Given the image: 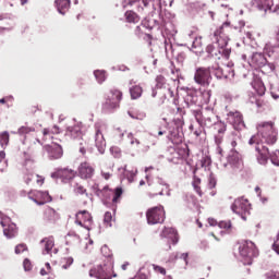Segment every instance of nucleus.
<instances>
[{
  "label": "nucleus",
  "mask_w": 279,
  "mask_h": 279,
  "mask_svg": "<svg viewBox=\"0 0 279 279\" xmlns=\"http://www.w3.org/2000/svg\"><path fill=\"white\" fill-rule=\"evenodd\" d=\"M278 142V131L276 126H274V122H260L257 124V134L253 135L248 145H276Z\"/></svg>",
  "instance_id": "2"
},
{
  "label": "nucleus",
  "mask_w": 279,
  "mask_h": 279,
  "mask_svg": "<svg viewBox=\"0 0 279 279\" xmlns=\"http://www.w3.org/2000/svg\"><path fill=\"white\" fill-rule=\"evenodd\" d=\"M227 121L232 125L236 132L245 130V122L243 121V114L239 111H231L227 114Z\"/></svg>",
  "instance_id": "15"
},
{
  "label": "nucleus",
  "mask_w": 279,
  "mask_h": 279,
  "mask_svg": "<svg viewBox=\"0 0 279 279\" xmlns=\"http://www.w3.org/2000/svg\"><path fill=\"white\" fill-rule=\"evenodd\" d=\"M28 199H32L37 206H45L51 202V195L47 191H35L28 194Z\"/></svg>",
  "instance_id": "18"
},
{
  "label": "nucleus",
  "mask_w": 279,
  "mask_h": 279,
  "mask_svg": "<svg viewBox=\"0 0 279 279\" xmlns=\"http://www.w3.org/2000/svg\"><path fill=\"white\" fill-rule=\"evenodd\" d=\"M65 136L69 138H82V122H77L73 126H68L65 130Z\"/></svg>",
  "instance_id": "23"
},
{
  "label": "nucleus",
  "mask_w": 279,
  "mask_h": 279,
  "mask_svg": "<svg viewBox=\"0 0 279 279\" xmlns=\"http://www.w3.org/2000/svg\"><path fill=\"white\" fill-rule=\"evenodd\" d=\"M90 278L112 279V266L98 265L89 270Z\"/></svg>",
  "instance_id": "13"
},
{
  "label": "nucleus",
  "mask_w": 279,
  "mask_h": 279,
  "mask_svg": "<svg viewBox=\"0 0 279 279\" xmlns=\"http://www.w3.org/2000/svg\"><path fill=\"white\" fill-rule=\"evenodd\" d=\"M168 138L174 144L182 143V135H180L178 131H170Z\"/></svg>",
  "instance_id": "40"
},
{
  "label": "nucleus",
  "mask_w": 279,
  "mask_h": 279,
  "mask_svg": "<svg viewBox=\"0 0 279 279\" xmlns=\"http://www.w3.org/2000/svg\"><path fill=\"white\" fill-rule=\"evenodd\" d=\"M65 239L68 244L73 242L74 245H80L82 243V239L75 232H69Z\"/></svg>",
  "instance_id": "36"
},
{
  "label": "nucleus",
  "mask_w": 279,
  "mask_h": 279,
  "mask_svg": "<svg viewBox=\"0 0 279 279\" xmlns=\"http://www.w3.org/2000/svg\"><path fill=\"white\" fill-rule=\"evenodd\" d=\"M93 189L96 190L95 194L98 197H102L105 199H109V197L113 195V198H112L113 204H117V202H119V197L123 195V189L121 187H117L113 192L109 190L108 186H105L102 190H100L99 185H94Z\"/></svg>",
  "instance_id": "10"
},
{
  "label": "nucleus",
  "mask_w": 279,
  "mask_h": 279,
  "mask_svg": "<svg viewBox=\"0 0 279 279\" xmlns=\"http://www.w3.org/2000/svg\"><path fill=\"white\" fill-rule=\"evenodd\" d=\"M129 117L131 119H136V121H145L147 113L145 111H128Z\"/></svg>",
  "instance_id": "35"
},
{
  "label": "nucleus",
  "mask_w": 279,
  "mask_h": 279,
  "mask_svg": "<svg viewBox=\"0 0 279 279\" xmlns=\"http://www.w3.org/2000/svg\"><path fill=\"white\" fill-rule=\"evenodd\" d=\"M179 258L183 260L185 265H189V253L180 254Z\"/></svg>",
  "instance_id": "63"
},
{
  "label": "nucleus",
  "mask_w": 279,
  "mask_h": 279,
  "mask_svg": "<svg viewBox=\"0 0 279 279\" xmlns=\"http://www.w3.org/2000/svg\"><path fill=\"white\" fill-rule=\"evenodd\" d=\"M218 228L220 230H230V228H232V222H230V221H220L218 223Z\"/></svg>",
  "instance_id": "52"
},
{
  "label": "nucleus",
  "mask_w": 279,
  "mask_h": 279,
  "mask_svg": "<svg viewBox=\"0 0 279 279\" xmlns=\"http://www.w3.org/2000/svg\"><path fill=\"white\" fill-rule=\"evenodd\" d=\"M130 95L132 99H141V97L143 96V87H141V85L131 86Z\"/></svg>",
  "instance_id": "33"
},
{
  "label": "nucleus",
  "mask_w": 279,
  "mask_h": 279,
  "mask_svg": "<svg viewBox=\"0 0 279 279\" xmlns=\"http://www.w3.org/2000/svg\"><path fill=\"white\" fill-rule=\"evenodd\" d=\"M213 40L215 44L207 46V53L213 58H217V60H221V58L228 60L230 58V53H232V48L228 45L230 38L226 34V31H223V26H220L215 31Z\"/></svg>",
  "instance_id": "1"
},
{
  "label": "nucleus",
  "mask_w": 279,
  "mask_h": 279,
  "mask_svg": "<svg viewBox=\"0 0 279 279\" xmlns=\"http://www.w3.org/2000/svg\"><path fill=\"white\" fill-rule=\"evenodd\" d=\"M54 5L59 12V14H66L69 12V8H71V0H56Z\"/></svg>",
  "instance_id": "28"
},
{
  "label": "nucleus",
  "mask_w": 279,
  "mask_h": 279,
  "mask_svg": "<svg viewBox=\"0 0 279 279\" xmlns=\"http://www.w3.org/2000/svg\"><path fill=\"white\" fill-rule=\"evenodd\" d=\"M100 252L105 258H110L112 256V251H110V247L106 244L101 246Z\"/></svg>",
  "instance_id": "49"
},
{
  "label": "nucleus",
  "mask_w": 279,
  "mask_h": 279,
  "mask_svg": "<svg viewBox=\"0 0 279 279\" xmlns=\"http://www.w3.org/2000/svg\"><path fill=\"white\" fill-rule=\"evenodd\" d=\"M240 256L243 258L244 265H252L253 258H256L258 256V250L256 248V245H254V242L252 241H245L239 246Z\"/></svg>",
  "instance_id": "4"
},
{
  "label": "nucleus",
  "mask_w": 279,
  "mask_h": 279,
  "mask_svg": "<svg viewBox=\"0 0 279 279\" xmlns=\"http://www.w3.org/2000/svg\"><path fill=\"white\" fill-rule=\"evenodd\" d=\"M74 193L76 195H84V194H86V190L80 183H76L74 185Z\"/></svg>",
  "instance_id": "51"
},
{
  "label": "nucleus",
  "mask_w": 279,
  "mask_h": 279,
  "mask_svg": "<svg viewBox=\"0 0 279 279\" xmlns=\"http://www.w3.org/2000/svg\"><path fill=\"white\" fill-rule=\"evenodd\" d=\"M231 210L235 215H239L241 219H243V221H246L247 215H250V210H251L250 201L243 197L236 198L231 205Z\"/></svg>",
  "instance_id": "5"
},
{
  "label": "nucleus",
  "mask_w": 279,
  "mask_h": 279,
  "mask_svg": "<svg viewBox=\"0 0 279 279\" xmlns=\"http://www.w3.org/2000/svg\"><path fill=\"white\" fill-rule=\"evenodd\" d=\"M253 5H255L259 12H263V16L268 12H278L279 10L278 5H274V0H253Z\"/></svg>",
  "instance_id": "17"
},
{
  "label": "nucleus",
  "mask_w": 279,
  "mask_h": 279,
  "mask_svg": "<svg viewBox=\"0 0 279 279\" xmlns=\"http://www.w3.org/2000/svg\"><path fill=\"white\" fill-rule=\"evenodd\" d=\"M128 141L130 142V145H136V147H138V145H141V141L136 137H134L133 133H128Z\"/></svg>",
  "instance_id": "48"
},
{
  "label": "nucleus",
  "mask_w": 279,
  "mask_h": 279,
  "mask_svg": "<svg viewBox=\"0 0 279 279\" xmlns=\"http://www.w3.org/2000/svg\"><path fill=\"white\" fill-rule=\"evenodd\" d=\"M24 271H32V262L28 258L23 262Z\"/></svg>",
  "instance_id": "57"
},
{
  "label": "nucleus",
  "mask_w": 279,
  "mask_h": 279,
  "mask_svg": "<svg viewBox=\"0 0 279 279\" xmlns=\"http://www.w3.org/2000/svg\"><path fill=\"white\" fill-rule=\"evenodd\" d=\"M250 64L254 69H262V66H265L267 64V58H265V54L260 52H254L252 54Z\"/></svg>",
  "instance_id": "22"
},
{
  "label": "nucleus",
  "mask_w": 279,
  "mask_h": 279,
  "mask_svg": "<svg viewBox=\"0 0 279 279\" xmlns=\"http://www.w3.org/2000/svg\"><path fill=\"white\" fill-rule=\"evenodd\" d=\"M3 163L4 167H8V161L5 160V151L1 150L0 151V163Z\"/></svg>",
  "instance_id": "62"
},
{
  "label": "nucleus",
  "mask_w": 279,
  "mask_h": 279,
  "mask_svg": "<svg viewBox=\"0 0 279 279\" xmlns=\"http://www.w3.org/2000/svg\"><path fill=\"white\" fill-rule=\"evenodd\" d=\"M75 223L85 228V230H90L93 227V216H90L88 210H81L75 215Z\"/></svg>",
  "instance_id": "16"
},
{
  "label": "nucleus",
  "mask_w": 279,
  "mask_h": 279,
  "mask_svg": "<svg viewBox=\"0 0 279 279\" xmlns=\"http://www.w3.org/2000/svg\"><path fill=\"white\" fill-rule=\"evenodd\" d=\"M263 149H260V146L256 145L255 149L258 151L257 161L259 165H265L268 160L267 154H269V148L262 146Z\"/></svg>",
  "instance_id": "30"
},
{
  "label": "nucleus",
  "mask_w": 279,
  "mask_h": 279,
  "mask_svg": "<svg viewBox=\"0 0 279 279\" xmlns=\"http://www.w3.org/2000/svg\"><path fill=\"white\" fill-rule=\"evenodd\" d=\"M180 151L181 150H174L172 153V158L170 159V162H173V165H180V162H182L184 155L181 154Z\"/></svg>",
  "instance_id": "38"
},
{
  "label": "nucleus",
  "mask_w": 279,
  "mask_h": 279,
  "mask_svg": "<svg viewBox=\"0 0 279 279\" xmlns=\"http://www.w3.org/2000/svg\"><path fill=\"white\" fill-rule=\"evenodd\" d=\"M213 163V160L208 156H203L201 160L196 163V169H205V171H208L210 169V165Z\"/></svg>",
  "instance_id": "31"
},
{
  "label": "nucleus",
  "mask_w": 279,
  "mask_h": 279,
  "mask_svg": "<svg viewBox=\"0 0 279 279\" xmlns=\"http://www.w3.org/2000/svg\"><path fill=\"white\" fill-rule=\"evenodd\" d=\"M23 252H27V245L19 244L15 246V254H23Z\"/></svg>",
  "instance_id": "56"
},
{
  "label": "nucleus",
  "mask_w": 279,
  "mask_h": 279,
  "mask_svg": "<svg viewBox=\"0 0 279 279\" xmlns=\"http://www.w3.org/2000/svg\"><path fill=\"white\" fill-rule=\"evenodd\" d=\"M73 265V257L65 258V265L62 266V269H69Z\"/></svg>",
  "instance_id": "60"
},
{
  "label": "nucleus",
  "mask_w": 279,
  "mask_h": 279,
  "mask_svg": "<svg viewBox=\"0 0 279 279\" xmlns=\"http://www.w3.org/2000/svg\"><path fill=\"white\" fill-rule=\"evenodd\" d=\"M215 143L219 149V145H221V143H223V134H216L215 135Z\"/></svg>",
  "instance_id": "58"
},
{
  "label": "nucleus",
  "mask_w": 279,
  "mask_h": 279,
  "mask_svg": "<svg viewBox=\"0 0 279 279\" xmlns=\"http://www.w3.org/2000/svg\"><path fill=\"white\" fill-rule=\"evenodd\" d=\"M270 160L275 167H279V150H275L270 154Z\"/></svg>",
  "instance_id": "47"
},
{
  "label": "nucleus",
  "mask_w": 279,
  "mask_h": 279,
  "mask_svg": "<svg viewBox=\"0 0 279 279\" xmlns=\"http://www.w3.org/2000/svg\"><path fill=\"white\" fill-rule=\"evenodd\" d=\"M197 92L195 90H187L186 96L184 97V104H185V108H193L195 106H197Z\"/></svg>",
  "instance_id": "26"
},
{
  "label": "nucleus",
  "mask_w": 279,
  "mask_h": 279,
  "mask_svg": "<svg viewBox=\"0 0 279 279\" xmlns=\"http://www.w3.org/2000/svg\"><path fill=\"white\" fill-rule=\"evenodd\" d=\"M10 143V134L8 132H3L0 134V145L1 147L8 145Z\"/></svg>",
  "instance_id": "45"
},
{
  "label": "nucleus",
  "mask_w": 279,
  "mask_h": 279,
  "mask_svg": "<svg viewBox=\"0 0 279 279\" xmlns=\"http://www.w3.org/2000/svg\"><path fill=\"white\" fill-rule=\"evenodd\" d=\"M45 151H47L50 160H58V158H62V146L58 144L46 145L44 146Z\"/></svg>",
  "instance_id": "21"
},
{
  "label": "nucleus",
  "mask_w": 279,
  "mask_h": 279,
  "mask_svg": "<svg viewBox=\"0 0 279 279\" xmlns=\"http://www.w3.org/2000/svg\"><path fill=\"white\" fill-rule=\"evenodd\" d=\"M123 94L119 89H112L110 96L102 105L105 112H112L116 108H119V101H121Z\"/></svg>",
  "instance_id": "11"
},
{
  "label": "nucleus",
  "mask_w": 279,
  "mask_h": 279,
  "mask_svg": "<svg viewBox=\"0 0 279 279\" xmlns=\"http://www.w3.org/2000/svg\"><path fill=\"white\" fill-rule=\"evenodd\" d=\"M104 221H105L106 226L111 227V226H112V213L107 211V213L105 214Z\"/></svg>",
  "instance_id": "54"
},
{
  "label": "nucleus",
  "mask_w": 279,
  "mask_h": 279,
  "mask_svg": "<svg viewBox=\"0 0 279 279\" xmlns=\"http://www.w3.org/2000/svg\"><path fill=\"white\" fill-rule=\"evenodd\" d=\"M192 49H202V37H195L192 43Z\"/></svg>",
  "instance_id": "53"
},
{
  "label": "nucleus",
  "mask_w": 279,
  "mask_h": 279,
  "mask_svg": "<svg viewBox=\"0 0 279 279\" xmlns=\"http://www.w3.org/2000/svg\"><path fill=\"white\" fill-rule=\"evenodd\" d=\"M0 223L3 228V234L7 236V239H14L16 234H19V230L16 229V225L14 222H11L10 217H1L0 214Z\"/></svg>",
  "instance_id": "14"
},
{
  "label": "nucleus",
  "mask_w": 279,
  "mask_h": 279,
  "mask_svg": "<svg viewBox=\"0 0 279 279\" xmlns=\"http://www.w3.org/2000/svg\"><path fill=\"white\" fill-rule=\"evenodd\" d=\"M96 133H95V144L99 151V154H105L106 151V138L104 137V126L96 124Z\"/></svg>",
  "instance_id": "19"
},
{
  "label": "nucleus",
  "mask_w": 279,
  "mask_h": 279,
  "mask_svg": "<svg viewBox=\"0 0 279 279\" xmlns=\"http://www.w3.org/2000/svg\"><path fill=\"white\" fill-rule=\"evenodd\" d=\"M226 169H232V171H236L243 167V158L239 154L236 149H231L228 157L227 163L223 165Z\"/></svg>",
  "instance_id": "12"
},
{
  "label": "nucleus",
  "mask_w": 279,
  "mask_h": 279,
  "mask_svg": "<svg viewBox=\"0 0 279 279\" xmlns=\"http://www.w3.org/2000/svg\"><path fill=\"white\" fill-rule=\"evenodd\" d=\"M110 151L113 154L114 158H119L121 156V149L117 147H111Z\"/></svg>",
  "instance_id": "61"
},
{
  "label": "nucleus",
  "mask_w": 279,
  "mask_h": 279,
  "mask_svg": "<svg viewBox=\"0 0 279 279\" xmlns=\"http://www.w3.org/2000/svg\"><path fill=\"white\" fill-rule=\"evenodd\" d=\"M194 82L195 84H198V86H203V88L210 86V83L213 82L210 68H196L194 73Z\"/></svg>",
  "instance_id": "7"
},
{
  "label": "nucleus",
  "mask_w": 279,
  "mask_h": 279,
  "mask_svg": "<svg viewBox=\"0 0 279 279\" xmlns=\"http://www.w3.org/2000/svg\"><path fill=\"white\" fill-rule=\"evenodd\" d=\"M80 154H82L84 156V154H86V151H90V146H88V143L86 141H82L80 143Z\"/></svg>",
  "instance_id": "46"
},
{
  "label": "nucleus",
  "mask_w": 279,
  "mask_h": 279,
  "mask_svg": "<svg viewBox=\"0 0 279 279\" xmlns=\"http://www.w3.org/2000/svg\"><path fill=\"white\" fill-rule=\"evenodd\" d=\"M217 186V178L215 174L210 173L208 177V189H215Z\"/></svg>",
  "instance_id": "50"
},
{
  "label": "nucleus",
  "mask_w": 279,
  "mask_h": 279,
  "mask_svg": "<svg viewBox=\"0 0 279 279\" xmlns=\"http://www.w3.org/2000/svg\"><path fill=\"white\" fill-rule=\"evenodd\" d=\"M125 19L128 23H138L141 21V17L134 11H126Z\"/></svg>",
  "instance_id": "37"
},
{
  "label": "nucleus",
  "mask_w": 279,
  "mask_h": 279,
  "mask_svg": "<svg viewBox=\"0 0 279 279\" xmlns=\"http://www.w3.org/2000/svg\"><path fill=\"white\" fill-rule=\"evenodd\" d=\"M217 134H226L227 125L226 122L218 121L214 124Z\"/></svg>",
  "instance_id": "43"
},
{
  "label": "nucleus",
  "mask_w": 279,
  "mask_h": 279,
  "mask_svg": "<svg viewBox=\"0 0 279 279\" xmlns=\"http://www.w3.org/2000/svg\"><path fill=\"white\" fill-rule=\"evenodd\" d=\"M160 236L162 239H168L172 242L173 245L178 244L179 238H178V231H175L174 228H165L161 231Z\"/></svg>",
  "instance_id": "24"
},
{
  "label": "nucleus",
  "mask_w": 279,
  "mask_h": 279,
  "mask_svg": "<svg viewBox=\"0 0 279 279\" xmlns=\"http://www.w3.org/2000/svg\"><path fill=\"white\" fill-rule=\"evenodd\" d=\"M146 219L149 226H156V223L165 222V207L157 206L151 207L146 211Z\"/></svg>",
  "instance_id": "8"
},
{
  "label": "nucleus",
  "mask_w": 279,
  "mask_h": 279,
  "mask_svg": "<svg viewBox=\"0 0 279 279\" xmlns=\"http://www.w3.org/2000/svg\"><path fill=\"white\" fill-rule=\"evenodd\" d=\"M36 129L28 128V126H21L17 132H13V134H20V136H23L25 134H29V132H35Z\"/></svg>",
  "instance_id": "44"
},
{
  "label": "nucleus",
  "mask_w": 279,
  "mask_h": 279,
  "mask_svg": "<svg viewBox=\"0 0 279 279\" xmlns=\"http://www.w3.org/2000/svg\"><path fill=\"white\" fill-rule=\"evenodd\" d=\"M192 112L201 128H213L219 121V118L210 108H206L203 111L194 109Z\"/></svg>",
  "instance_id": "3"
},
{
  "label": "nucleus",
  "mask_w": 279,
  "mask_h": 279,
  "mask_svg": "<svg viewBox=\"0 0 279 279\" xmlns=\"http://www.w3.org/2000/svg\"><path fill=\"white\" fill-rule=\"evenodd\" d=\"M94 76L99 84H104V82H106L107 76H106V71L104 70L94 71Z\"/></svg>",
  "instance_id": "39"
},
{
  "label": "nucleus",
  "mask_w": 279,
  "mask_h": 279,
  "mask_svg": "<svg viewBox=\"0 0 279 279\" xmlns=\"http://www.w3.org/2000/svg\"><path fill=\"white\" fill-rule=\"evenodd\" d=\"M267 279H279V272L278 271H269L266 274Z\"/></svg>",
  "instance_id": "59"
},
{
  "label": "nucleus",
  "mask_w": 279,
  "mask_h": 279,
  "mask_svg": "<svg viewBox=\"0 0 279 279\" xmlns=\"http://www.w3.org/2000/svg\"><path fill=\"white\" fill-rule=\"evenodd\" d=\"M241 133L239 131H235L232 133V140H231V147H236V145H241Z\"/></svg>",
  "instance_id": "41"
},
{
  "label": "nucleus",
  "mask_w": 279,
  "mask_h": 279,
  "mask_svg": "<svg viewBox=\"0 0 279 279\" xmlns=\"http://www.w3.org/2000/svg\"><path fill=\"white\" fill-rule=\"evenodd\" d=\"M41 245L44 244L43 254H58V248H53L56 243L53 242V238H46L40 241Z\"/></svg>",
  "instance_id": "25"
},
{
  "label": "nucleus",
  "mask_w": 279,
  "mask_h": 279,
  "mask_svg": "<svg viewBox=\"0 0 279 279\" xmlns=\"http://www.w3.org/2000/svg\"><path fill=\"white\" fill-rule=\"evenodd\" d=\"M60 173H61V179L65 181L73 180L75 178V171L68 168L60 169Z\"/></svg>",
  "instance_id": "34"
},
{
  "label": "nucleus",
  "mask_w": 279,
  "mask_h": 279,
  "mask_svg": "<svg viewBox=\"0 0 279 279\" xmlns=\"http://www.w3.org/2000/svg\"><path fill=\"white\" fill-rule=\"evenodd\" d=\"M153 269L156 271V274H161V276L167 274V270L162 266H158L156 264L153 265Z\"/></svg>",
  "instance_id": "55"
},
{
  "label": "nucleus",
  "mask_w": 279,
  "mask_h": 279,
  "mask_svg": "<svg viewBox=\"0 0 279 279\" xmlns=\"http://www.w3.org/2000/svg\"><path fill=\"white\" fill-rule=\"evenodd\" d=\"M234 66V63L229 62L225 69L215 64L209 66L210 69V75H215L217 80H230V77H234V70L232 69Z\"/></svg>",
  "instance_id": "6"
},
{
  "label": "nucleus",
  "mask_w": 279,
  "mask_h": 279,
  "mask_svg": "<svg viewBox=\"0 0 279 279\" xmlns=\"http://www.w3.org/2000/svg\"><path fill=\"white\" fill-rule=\"evenodd\" d=\"M156 83L157 88H166L170 97H173V92L171 90V88H169V85H167V80H165V76L158 75L156 77Z\"/></svg>",
  "instance_id": "32"
},
{
  "label": "nucleus",
  "mask_w": 279,
  "mask_h": 279,
  "mask_svg": "<svg viewBox=\"0 0 279 279\" xmlns=\"http://www.w3.org/2000/svg\"><path fill=\"white\" fill-rule=\"evenodd\" d=\"M171 53L172 58H177L178 62H184L186 59V53L184 52H175V48H173V45H166V56H169Z\"/></svg>",
  "instance_id": "27"
},
{
  "label": "nucleus",
  "mask_w": 279,
  "mask_h": 279,
  "mask_svg": "<svg viewBox=\"0 0 279 279\" xmlns=\"http://www.w3.org/2000/svg\"><path fill=\"white\" fill-rule=\"evenodd\" d=\"M78 175L82 180H90L95 175V168L88 162H82L78 166Z\"/></svg>",
  "instance_id": "20"
},
{
  "label": "nucleus",
  "mask_w": 279,
  "mask_h": 279,
  "mask_svg": "<svg viewBox=\"0 0 279 279\" xmlns=\"http://www.w3.org/2000/svg\"><path fill=\"white\" fill-rule=\"evenodd\" d=\"M24 167L28 172L24 175L25 184H29L32 180H36L37 184H39V186H43V184L45 183V177L32 173V171H34V159L26 158L24 161Z\"/></svg>",
  "instance_id": "9"
},
{
  "label": "nucleus",
  "mask_w": 279,
  "mask_h": 279,
  "mask_svg": "<svg viewBox=\"0 0 279 279\" xmlns=\"http://www.w3.org/2000/svg\"><path fill=\"white\" fill-rule=\"evenodd\" d=\"M199 184H202V179L194 177L192 186H193L194 191L197 193V195H199V197H202V187L199 186Z\"/></svg>",
  "instance_id": "42"
},
{
  "label": "nucleus",
  "mask_w": 279,
  "mask_h": 279,
  "mask_svg": "<svg viewBox=\"0 0 279 279\" xmlns=\"http://www.w3.org/2000/svg\"><path fill=\"white\" fill-rule=\"evenodd\" d=\"M122 173H123V178L132 184V182H134V178H136V173H138V169L128 168V166H125L122 169Z\"/></svg>",
  "instance_id": "29"
},
{
  "label": "nucleus",
  "mask_w": 279,
  "mask_h": 279,
  "mask_svg": "<svg viewBox=\"0 0 279 279\" xmlns=\"http://www.w3.org/2000/svg\"><path fill=\"white\" fill-rule=\"evenodd\" d=\"M51 178H52L53 180H56V179H58V178H61L60 169H59L58 171H56V172H52V173H51Z\"/></svg>",
  "instance_id": "64"
}]
</instances>
